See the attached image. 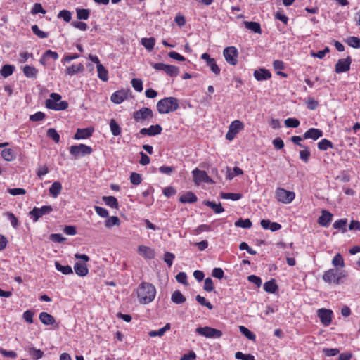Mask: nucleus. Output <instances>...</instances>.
Masks as SVG:
<instances>
[{"label": "nucleus", "mask_w": 360, "mask_h": 360, "mask_svg": "<svg viewBox=\"0 0 360 360\" xmlns=\"http://www.w3.org/2000/svg\"><path fill=\"white\" fill-rule=\"evenodd\" d=\"M136 293L140 303L146 304L155 299L156 289L153 284L143 282L137 288Z\"/></svg>", "instance_id": "1"}, {"label": "nucleus", "mask_w": 360, "mask_h": 360, "mask_svg": "<svg viewBox=\"0 0 360 360\" xmlns=\"http://www.w3.org/2000/svg\"><path fill=\"white\" fill-rule=\"evenodd\" d=\"M179 108V101L174 97H166L157 103V110L160 114L176 111Z\"/></svg>", "instance_id": "2"}, {"label": "nucleus", "mask_w": 360, "mask_h": 360, "mask_svg": "<svg viewBox=\"0 0 360 360\" xmlns=\"http://www.w3.org/2000/svg\"><path fill=\"white\" fill-rule=\"evenodd\" d=\"M61 96L57 93H51L50 98L46 101V107L54 110H64L68 108V103L65 101H60Z\"/></svg>", "instance_id": "3"}, {"label": "nucleus", "mask_w": 360, "mask_h": 360, "mask_svg": "<svg viewBox=\"0 0 360 360\" xmlns=\"http://www.w3.org/2000/svg\"><path fill=\"white\" fill-rule=\"evenodd\" d=\"M346 276L347 274L345 271H338L336 269H330L323 274L322 278L326 283L339 285L342 283V278Z\"/></svg>", "instance_id": "4"}, {"label": "nucleus", "mask_w": 360, "mask_h": 360, "mask_svg": "<svg viewBox=\"0 0 360 360\" xmlns=\"http://www.w3.org/2000/svg\"><path fill=\"white\" fill-rule=\"evenodd\" d=\"M150 64L154 69L162 71L169 77H175L178 76L180 72L179 68L174 65H167L162 63H150Z\"/></svg>", "instance_id": "5"}, {"label": "nucleus", "mask_w": 360, "mask_h": 360, "mask_svg": "<svg viewBox=\"0 0 360 360\" xmlns=\"http://www.w3.org/2000/svg\"><path fill=\"white\" fill-rule=\"evenodd\" d=\"M92 152L93 149L91 147L82 143L70 147V153L75 159L81 156L90 155Z\"/></svg>", "instance_id": "6"}, {"label": "nucleus", "mask_w": 360, "mask_h": 360, "mask_svg": "<svg viewBox=\"0 0 360 360\" xmlns=\"http://www.w3.org/2000/svg\"><path fill=\"white\" fill-rule=\"evenodd\" d=\"M52 211L53 207L51 205H44L41 207H34L29 212L28 214L34 222H37L39 218L51 213Z\"/></svg>", "instance_id": "7"}, {"label": "nucleus", "mask_w": 360, "mask_h": 360, "mask_svg": "<svg viewBox=\"0 0 360 360\" xmlns=\"http://www.w3.org/2000/svg\"><path fill=\"white\" fill-rule=\"evenodd\" d=\"M195 331L198 335L207 338H219L222 335V332L220 330L209 326L198 327Z\"/></svg>", "instance_id": "8"}, {"label": "nucleus", "mask_w": 360, "mask_h": 360, "mask_svg": "<svg viewBox=\"0 0 360 360\" xmlns=\"http://www.w3.org/2000/svg\"><path fill=\"white\" fill-rule=\"evenodd\" d=\"M295 197L292 191H287L283 188H278L276 191V198L278 201L285 204L291 202Z\"/></svg>", "instance_id": "9"}, {"label": "nucleus", "mask_w": 360, "mask_h": 360, "mask_svg": "<svg viewBox=\"0 0 360 360\" xmlns=\"http://www.w3.org/2000/svg\"><path fill=\"white\" fill-rule=\"evenodd\" d=\"M243 129L244 124L241 121L238 120L233 121L229 127V130L226 134V139L229 141L233 140L236 135Z\"/></svg>", "instance_id": "10"}, {"label": "nucleus", "mask_w": 360, "mask_h": 360, "mask_svg": "<svg viewBox=\"0 0 360 360\" xmlns=\"http://www.w3.org/2000/svg\"><path fill=\"white\" fill-rule=\"evenodd\" d=\"M223 55L226 61L232 65H236L238 63V50L234 46H229L224 49Z\"/></svg>", "instance_id": "11"}, {"label": "nucleus", "mask_w": 360, "mask_h": 360, "mask_svg": "<svg viewBox=\"0 0 360 360\" xmlns=\"http://www.w3.org/2000/svg\"><path fill=\"white\" fill-rule=\"evenodd\" d=\"M153 110L150 108L146 107L141 108L139 110L134 112L133 114V117L137 122L148 120L153 118Z\"/></svg>", "instance_id": "12"}, {"label": "nucleus", "mask_w": 360, "mask_h": 360, "mask_svg": "<svg viewBox=\"0 0 360 360\" xmlns=\"http://www.w3.org/2000/svg\"><path fill=\"white\" fill-rule=\"evenodd\" d=\"M193 176V181L195 184L199 185L202 182L205 183H213L212 179L207 175L206 172L200 170L198 168L195 169L192 172Z\"/></svg>", "instance_id": "13"}, {"label": "nucleus", "mask_w": 360, "mask_h": 360, "mask_svg": "<svg viewBox=\"0 0 360 360\" xmlns=\"http://www.w3.org/2000/svg\"><path fill=\"white\" fill-rule=\"evenodd\" d=\"M352 63V58L350 56H347L345 59H340L335 65V72L338 74L345 72L350 69Z\"/></svg>", "instance_id": "14"}, {"label": "nucleus", "mask_w": 360, "mask_h": 360, "mask_svg": "<svg viewBox=\"0 0 360 360\" xmlns=\"http://www.w3.org/2000/svg\"><path fill=\"white\" fill-rule=\"evenodd\" d=\"M333 311L330 309H320L317 311V315L321 322L324 326H329L332 321Z\"/></svg>", "instance_id": "15"}, {"label": "nucleus", "mask_w": 360, "mask_h": 360, "mask_svg": "<svg viewBox=\"0 0 360 360\" xmlns=\"http://www.w3.org/2000/svg\"><path fill=\"white\" fill-rule=\"evenodd\" d=\"M162 127L157 124L155 125H151L149 128H143L140 130V134L143 136H155L160 134L162 132Z\"/></svg>", "instance_id": "16"}, {"label": "nucleus", "mask_w": 360, "mask_h": 360, "mask_svg": "<svg viewBox=\"0 0 360 360\" xmlns=\"http://www.w3.org/2000/svg\"><path fill=\"white\" fill-rule=\"evenodd\" d=\"M322 136H323V131L321 129H316V128H311L303 134V139H311L316 141V140L319 139L320 137H321Z\"/></svg>", "instance_id": "17"}, {"label": "nucleus", "mask_w": 360, "mask_h": 360, "mask_svg": "<svg viewBox=\"0 0 360 360\" xmlns=\"http://www.w3.org/2000/svg\"><path fill=\"white\" fill-rule=\"evenodd\" d=\"M94 129L92 128L77 129L75 136V139H84L91 136Z\"/></svg>", "instance_id": "18"}, {"label": "nucleus", "mask_w": 360, "mask_h": 360, "mask_svg": "<svg viewBox=\"0 0 360 360\" xmlns=\"http://www.w3.org/2000/svg\"><path fill=\"white\" fill-rule=\"evenodd\" d=\"M332 214L326 210H323L321 215L319 217L318 222L321 226L327 227L332 221Z\"/></svg>", "instance_id": "19"}, {"label": "nucleus", "mask_w": 360, "mask_h": 360, "mask_svg": "<svg viewBox=\"0 0 360 360\" xmlns=\"http://www.w3.org/2000/svg\"><path fill=\"white\" fill-rule=\"evenodd\" d=\"M139 255L146 259H153L155 257V252L153 249L145 245H139L138 248Z\"/></svg>", "instance_id": "20"}, {"label": "nucleus", "mask_w": 360, "mask_h": 360, "mask_svg": "<svg viewBox=\"0 0 360 360\" xmlns=\"http://www.w3.org/2000/svg\"><path fill=\"white\" fill-rule=\"evenodd\" d=\"M271 75L268 70L259 69L254 72V77L258 81L266 80L271 77Z\"/></svg>", "instance_id": "21"}, {"label": "nucleus", "mask_w": 360, "mask_h": 360, "mask_svg": "<svg viewBox=\"0 0 360 360\" xmlns=\"http://www.w3.org/2000/svg\"><path fill=\"white\" fill-rule=\"evenodd\" d=\"M127 98V93L124 91H117L112 94L111 96V101L116 103L120 104Z\"/></svg>", "instance_id": "22"}, {"label": "nucleus", "mask_w": 360, "mask_h": 360, "mask_svg": "<svg viewBox=\"0 0 360 360\" xmlns=\"http://www.w3.org/2000/svg\"><path fill=\"white\" fill-rule=\"evenodd\" d=\"M39 318L40 321L46 326L53 325L56 322L54 317L47 312H41Z\"/></svg>", "instance_id": "23"}, {"label": "nucleus", "mask_w": 360, "mask_h": 360, "mask_svg": "<svg viewBox=\"0 0 360 360\" xmlns=\"http://www.w3.org/2000/svg\"><path fill=\"white\" fill-rule=\"evenodd\" d=\"M197 200L196 195L191 191L186 192L179 198V201L182 203H193Z\"/></svg>", "instance_id": "24"}, {"label": "nucleus", "mask_w": 360, "mask_h": 360, "mask_svg": "<svg viewBox=\"0 0 360 360\" xmlns=\"http://www.w3.org/2000/svg\"><path fill=\"white\" fill-rule=\"evenodd\" d=\"M74 269L79 276H85L89 273V269L86 264H82L80 262H76L74 266Z\"/></svg>", "instance_id": "25"}, {"label": "nucleus", "mask_w": 360, "mask_h": 360, "mask_svg": "<svg viewBox=\"0 0 360 360\" xmlns=\"http://www.w3.org/2000/svg\"><path fill=\"white\" fill-rule=\"evenodd\" d=\"M204 203L206 206H207V207H210L212 210H213V211L216 214H219L224 211V209L223 208L221 203H216L215 202L209 201V200L205 201Z\"/></svg>", "instance_id": "26"}, {"label": "nucleus", "mask_w": 360, "mask_h": 360, "mask_svg": "<svg viewBox=\"0 0 360 360\" xmlns=\"http://www.w3.org/2000/svg\"><path fill=\"white\" fill-rule=\"evenodd\" d=\"M171 300L174 303L180 304L185 302L186 297L179 290H175L171 296Z\"/></svg>", "instance_id": "27"}, {"label": "nucleus", "mask_w": 360, "mask_h": 360, "mask_svg": "<svg viewBox=\"0 0 360 360\" xmlns=\"http://www.w3.org/2000/svg\"><path fill=\"white\" fill-rule=\"evenodd\" d=\"M103 201L109 207L117 209L119 206L117 198L114 196H103L102 198Z\"/></svg>", "instance_id": "28"}, {"label": "nucleus", "mask_w": 360, "mask_h": 360, "mask_svg": "<svg viewBox=\"0 0 360 360\" xmlns=\"http://www.w3.org/2000/svg\"><path fill=\"white\" fill-rule=\"evenodd\" d=\"M245 27L255 33L260 34L262 32L261 26L259 22H248L244 21Z\"/></svg>", "instance_id": "29"}, {"label": "nucleus", "mask_w": 360, "mask_h": 360, "mask_svg": "<svg viewBox=\"0 0 360 360\" xmlns=\"http://www.w3.org/2000/svg\"><path fill=\"white\" fill-rule=\"evenodd\" d=\"M84 70V65L82 63L77 65H72L66 69V74L68 75H73L79 72H82Z\"/></svg>", "instance_id": "30"}, {"label": "nucleus", "mask_w": 360, "mask_h": 360, "mask_svg": "<svg viewBox=\"0 0 360 360\" xmlns=\"http://www.w3.org/2000/svg\"><path fill=\"white\" fill-rule=\"evenodd\" d=\"M62 190V184L59 181H54L49 188L50 194L56 198L57 197Z\"/></svg>", "instance_id": "31"}, {"label": "nucleus", "mask_w": 360, "mask_h": 360, "mask_svg": "<svg viewBox=\"0 0 360 360\" xmlns=\"http://www.w3.org/2000/svg\"><path fill=\"white\" fill-rule=\"evenodd\" d=\"M23 73L27 77L36 78L38 70L33 66L26 65L23 68Z\"/></svg>", "instance_id": "32"}, {"label": "nucleus", "mask_w": 360, "mask_h": 360, "mask_svg": "<svg viewBox=\"0 0 360 360\" xmlns=\"http://www.w3.org/2000/svg\"><path fill=\"white\" fill-rule=\"evenodd\" d=\"M264 290L270 293H274L278 290V285L274 279L266 282L264 285Z\"/></svg>", "instance_id": "33"}, {"label": "nucleus", "mask_w": 360, "mask_h": 360, "mask_svg": "<svg viewBox=\"0 0 360 360\" xmlns=\"http://www.w3.org/2000/svg\"><path fill=\"white\" fill-rule=\"evenodd\" d=\"M170 329V323H167L163 328L158 330H150L148 333L150 337L154 338L156 336L162 337L165 333Z\"/></svg>", "instance_id": "34"}, {"label": "nucleus", "mask_w": 360, "mask_h": 360, "mask_svg": "<svg viewBox=\"0 0 360 360\" xmlns=\"http://www.w3.org/2000/svg\"><path fill=\"white\" fill-rule=\"evenodd\" d=\"M98 77L103 82L108 79V72L102 64L97 65Z\"/></svg>", "instance_id": "35"}, {"label": "nucleus", "mask_w": 360, "mask_h": 360, "mask_svg": "<svg viewBox=\"0 0 360 360\" xmlns=\"http://www.w3.org/2000/svg\"><path fill=\"white\" fill-rule=\"evenodd\" d=\"M55 267L58 271H60L62 274L65 275L71 274L73 272L72 269L70 266H63L60 264L58 262H55Z\"/></svg>", "instance_id": "36"}, {"label": "nucleus", "mask_w": 360, "mask_h": 360, "mask_svg": "<svg viewBox=\"0 0 360 360\" xmlns=\"http://www.w3.org/2000/svg\"><path fill=\"white\" fill-rule=\"evenodd\" d=\"M155 44V39L153 37L142 38L141 44L149 51H152Z\"/></svg>", "instance_id": "37"}, {"label": "nucleus", "mask_w": 360, "mask_h": 360, "mask_svg": "<svg viewBox=\"0 0 360 360\" xmlns=\"http://www.w3.org/2000/svg\"><path fill=\"white\" fill-rule=\"evenodd\" d=\"M120 224V219L116 216L108 217L105 221V226L108 229H110L114 226H118Z\"/></svg>", "instance_id": "38"}, {"label": "nucleus", "mask_w": 360, "mask_h": 360, "mask_svg": "<svg viewBox=\"0 0 360 360\" xmlns=\"http://www.w3.org/2000/svg\"><path fill=\"white\" fill-rule=\"evenodd\" d=\"M27 351L34 359H39L44 355V352L41 349H35L34 347H29L27 348Z\"/></svg>", "instance_id": "39"}, {"label": "nucleus", "mask_w": 360, "mask_h": 360, "mask_svg": "<svg viewBox=\"0 0 360 360\" xmlns=\"http://www.w3.org/2000/svg\"><path fill=\"white\" fill-rule=\"evenodd\" d=\"M1 156L6 161H12L15 158L14 151L10 148L4 149L1 151Z\"/></svg>", "instance_id": "40"}, {"label": "nucleus", "mask_w": 360, "mask_h": 360, "mask_svg": "<svg viewBox=\"0 0 360 360\" xmlns=\"http://www.w3.org/2000/svg\"><path fill=\"white\" fill-rule=\"evenodd\" d=\"M15 70V67L12 65H5L1 69V75L4 77H8L11 76Z\"/></svg>", "instance_id": "41"}, {"label": "nucleus", "mask_w": 360, "mask_h": 360, "mask_svg": "<svg viewBox=\"0 0 360 360\" xmlns=\"http://www.w3.org/2000/svg\"><path fill=\"white\" fill-rule=\"evenodd\" d=\"M110 128L113 136H119L121 134V128L114 119L110 120Z\"/></svg>", "instance_id": "42"}, {"label": "nucleus", "mask_w": 360, "mask_h": 360, "mask_svg": "<svg viewBox=\"0 0 360 360\" xmlns=\"http://www.w3.org/2000/svg\"><path fill=\"white\" fill-rule=\"evenodd\" d=\"M333 148V143L326 139H323L320 142L318 143V148L321 150H326L328 148Z\"/></svg>", "instance_id": "43"}, {"label": "nucleus", "mask_w": 360, "mask_h": 360, "mask_svg": "<svg viewBox=\"0 0 360 360\" xmlns=\"http://www.w3.org/2000/svg\"><path fill=\"white\" fill-rule=\"evenodd\" d=\"M76 13L79 20H87L90 15V11L86 8H77Z\"/></svg>", "instance_id": "44"}, {"label": "nucleus", "mask_w": 360, "mask_h": 360, "mask_svg": "<svg viewBox=\"0 0 360 360\" xmlns=\"http://www.w3.org/2000/svg\"><path fill=\"white\" fill-rule=\"evenodd\" d=\"M346 43L351 47L354 49L360 48V39L356 37H349L347 39Z\"/></svg>", "instance_id": "45"}, {"label": "nucleus", "mask_w": 360, "mask_h": 360, "mask_svg": "<svg viewBox=\"0 0 360 360\" xmlns=\"http://www.w3.org/2000/svg\"><path fill=\"white\" fill-rule=\"evenodd\" d=\"M221 197L223 199L232 200L236 201L240 200L242 198V194L234 193H221Z\"/></svg>", "instance_id": "46"}, {"label": "nucleus", "mask_w": 360, "mask_h": 360, "mask_svg": "<svg viewBox=\"0 0 360 360\" xmlns=\"http://www.w3.org/2000/svg\"><path fill=\"white\" fill-rule=\"evenodd\" d=\"M240 332L245 335L248 339L250 340H255L256 338L255 335L251 332L248 328L243 326H239Z\"/></svg>", "instance_id": "47"}, {"label": "nucleus", "mask_w": 360, "mask_h": 360, "mask_svg": "<svg viewBox=\"0 0 360 360\" xmlns=\"http://www.w3.org/2000/svg\"><path fill=\"white\" fill-rule=\"evenodd\" d=\"M332 264L335 267L340 266V267L342 268L345 266L344 259L340 253H338L335 255V257H333V259L332 260Z\"/></svg>", "instance_id": "48"}, {"label": "nucleus", "mask_w": 360, "mask_h": 360, "mask_svg": "<svg viewBox=\"0 0 360 360\" xmlns=\"http://www.w3.org/2000/svg\"><path fill=\"white\" fill-rule=\"evenodd\" d=\"M235 226L244 229H249L252 226V222L249 219H240L235 222Z\"/></svg>", "instance_id": "49"}, {"label": "nucleus", "mask_w": 360, "mask_h": 360, "mask_svg": "<svg viewBox=\"0 0 360 360\" xmlns=\"http://www.w3.org/2000/svg\"><path fill=\"white\" fill-rule=\"evenodd\" d=\"M131 86L138 92L143 90V82L141 79L134 78L131 81Z\"/></svg>", "instance_id": "50"}, {"label": "nucleus", "mask_w": 360, "mask_h": 360, "mask_svg": "<svg viewBox=\"0 0 360 360\" xmlns=\"http://www.w3.org/2000/svg\"><path fill=\"white\" fill-rule=\"evenodd\" d=\"M47 136L52 139L56 143H59L60 135L57 131L53 128H50L47 130Z\"/></svg>", "instance_id": "51"}, {"label": "nucleus", "mask_w": 360, "mask_h": 360, "mask_svg": "<svg viewBox=\"0 0 360 360\" xmlns=\"http://www.w3.org/2000/svg\"><path fill=\"white\" fill-rule=\"evenodd\" d=\"M207 65L210 67L211 71L214 74H215L216 75H218L220 74L221 70H220L219 67L217 65V64L216 63V61L214 58H212V60H210V61L208 62V63Z\"/></svg>", "instance_id": "52"}, {"label": "nucleus", "mask_w": 360, "mask_h": 360, "mask_svg": "<svg viewBox=\"0 0 360 360\" xmlns=\"http://www.w3.org/2000/svg\"><path fill=\"white\" fill-rule=\"evenodd\" d=\"M303 150L300 151V158L304 161V162H308L309 160V157L311 155V153L308 148V147L305 146L303 148Z\"/></svg>", "instance_id": "53"}, {"label": "nucleus", "mask_w": 360, "mask_h": 360, "mask_svg": "<svg viewBox=\"0 0 360 360\" xmlns=\"http://www.w3.org/2000/svg\"><path fill=\"white\" fill-rule=\"evenodd\" d=\"M195 300L202 306H205V307H206L209 309H213V305L210 302L207 301L206 299L204 297H202V296L198 295L195 297Z\"/></svg>", "instance_id": "54"}, {"label": "nucleus", "mask_w": 360, "mask_h": 360, "mask_svg": "<svg viewBox=\"0 0 360 360\" xmlns=\"http://www.w3.org/2000/svg\"><path fill=\"white\" fill-rule=\"evenodd\" d=\"M32 30L37 37H39L41 39H44L48 37L49 34L46 32H44L39 28V27L37 25L32 26Z\"/></svg>", "instance_id": "55"}, {"label": "nucleus", "mask_w": 360, "mask_h": 360, "mask_svg": "<svg viewBox=\"0 0 360 360\" xmlns=\"http://www.w3.org/2000/svg\"><path fill=\"white\" fill-rule=\"evenodd\" d=\"M347 220L346 219H342L338 221H336L333 224V228L335 229H341L343 232L346 231L345 226L347 224Z\"/></svg>", "instance_id": "56"}, {"label": "nucleus", "mask_w": 360, "mask_h": 360, "mask_svg": "<svg viewBox=\"0 0 360 360\" xmlns=\"http://www.w3.org/2000/svg\"><path fill=\"white\" fill-rule=\"evenodd\" d=\"M285 125L287 127L296 128L300 125V121L296 118H288L285 120Z\"/></svg>", "instance_id": "57"}, {"label": "nucleus", "mask_w": 360, "mask_h": 360, "mask_svg": "<svg viewBox=\"0 0 360 360\" xmlns=\"http://www.w3.org/2000/svg\"><path fill=\"white\" fill-rule=\"evenodd\" d=\"M130 181L134 185H139L141 183L142 179L139 174L132 172L130 176Z\"/></svg>", "instance_id": "58"}, {"label": "nucleus", "mask_w": 360, "mask_h": 360, "mask_svg": "<svg viewBox=\"0 0 360 360\" xmlns=\"http://www.w3.org/2000/svg\"><path fill=\"white\" fill-rule=\"evenodd\" d=\"M175 255L173 253L166 252L164 255V262L170 267L173 264Z\"/></svg>", "instance_id": "59"}, {"label": "nucleus", "mask_w": 360, "mask_h": 360, "mask_svg": "<svg viewBox=\"0 0 360 360\" xmlns=\"http://www.w3.org/2000/svg\"><path fill=\"white\" fill-rule=\"evenodd\" d=\"M94 210L98 215L103 218L108 217V211L102 207L95 206Z\"/></svg>", "instance_id": "60"}, {"label": "nucleus", "mask_w": 360, "mask_h": 360, "mask_svg": "<svg viewBox=\"0 0 360 360\" xmlns=\"http://www.w3.org/2000/svg\"><path fill=\"white\" fill-rule=\"evenodd\" d=\"M5 214L8 217V219L10 220L12 226L16 229L19 225L18 219H17V217L11 212H6Z\"/></svg>", "instance_id": "61"}, {"label": "nucleus", "mask_w": 360, "mask_h": 360, "mask_svg": "<svg viewBox=\"0 0 360 360\" xmlns=\"http://www.w3.org/2000/svg\"><path fill=\"white\" fill-rule=\"evenodd\" d=\"M58 17L63 18L65 22H70L71 20V13L68 10H62L59 12Z\"/></svg>", "instance_id": "62"}, {"label": "nucleus", "mask_w": 360, "mask_h": 360, "mask_svg": "<svg viewBox=\"0 0 360 360\" xmlns=\"http://www.w3.org/2000/svg\"><path fill=\"white\" fill-rule=\"evenodd\" d=\"M203 289L207 292H212L214 290L213 281L210 278L205 279Z\"/></svg>", "instance_id": "63"}, {"label": "nucleus", "mask_w": 360, "mask_h": 360, "mask_svg": "<svg viewBox=\"0 0 360 360\" xmlns=\"http://www.w3.org/2000/svg\"><path fill=\"white\" fill-rule=\"evenodd\" d=\"M45 114L43 112H37L30 116V120L32 122H38L44 120Z\"/></svg>", "instance_id": "64"}]
</instances>
